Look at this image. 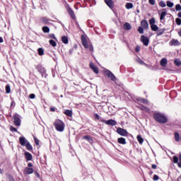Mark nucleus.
Masks as SVG:
<instances>
[{"label":"nucleus","mask_w":181,"mask_h":181,"mask_svg":"<svg viewBox=\"0 0 181 181\" xmlns=\"http://www.w3.org/2000/svg\"><path fill=\"white\" fill-rule=\"evenodd\" d=\"M54 126L55 129H57L59 132H63V131H64V127H66L64 122L60 119L55 120L54 122Z\"/></svg>","instance_id":"1"},{"label":"nucleus","mask_w":181,"mask_h":181,"mask_svg":"<svg viewBox=\"0 0 181 181\" xmlns=\"http://www.w3.org/2000/svg\"><path fill=\"white\" fill-rule=\"evenodd\" d=\"M154 119L157 122H160V124H166L168 122V118L165 117L163 114L156 113L153 115Z\"/></svg>","instance_id":"2"},{"label":"nucleus","mask_w":181,"mask_h":181,"mask_svg":"<svg viewBox=\"0 0 181 181\" xmlns=\"http://www.w3.org/2000/svg\"><path fill=\"white\" fill-rule=\"evenodd\" d=\"M101 122L106 124L107 125H112V127H115L117 125V122L114 119L105 120L104 119H100Z\"/></svg>","instance_id":"3"},{"label":"nucleus","mask_w":181,"mask_h":181,"mask_svg":"<svg viewBox=\"0 0 181 181\" xmlns=\"http://www.w3.org/2000/svg\"><path fill=\"white\" fill-rule=\"evenodd\" d=\"M105 74H106L108 78H110L112 81H115L117 78L115 77V75H114V74H112V72H111L110 70H106L105 71Z\"/></svg>","instance_id":"4"},{"label":"nucleus","mask_w":181,"mask_h":181,"mask_svg":"<svg viewBox=\"0 0 181 181\" xmlns=\"http://www.w3.org/2000/svg\"><path fill=\"white\" fill-rule=\"evenodd\" d=\"M14 124L16 127H21V117H19V115L15 114L13 116Z\"/></svg>","instance_id":"5"},{"label":"nucleus","mask_w":181,"mask_h":181,"mask_svg":"<svg viewBox=\"0 0 181 181\" xmlns=\"http://www.w3.org/2000/svg\"><path fill=\"white\" fill-rule=\"evenodd\" d=\"M141 42H143L144 46H148L149 45V38L145 35L141 36Z\"/></svg>","instance_id":"6"},{"label":"nucleus","mask_w":181,"mask_h":181,"mask_svg":"<svg viewBox=\"0 0 181 181\" xmlns=\"http://www.w3.org/2000/svg\"><path fill=\"white\" fill-rule=\"evenodd\" d=\"M117 132L122 136H127V135H128V132H127L125 129L122 128H118L117 129Z\"/></svg>","instance_id":"7"},{"label":"nucleus","mask_w":181,"mask_h":181,"mask_svg":"<svg viewBox=\"0 0 181 181\" xmlns=\"http://www.w3.org/2000/svg\"><path fill=\"white\" fill-rule=\"evenodd\" d=\"M81 42H82L83 46H84L85 49H88V47L90 45H88V42H87V40L86 39V37H84V36L81 37Z\"/></svg>","instance_id":"8"},{"label":"nucleus","mask_w":181,"mask_h":181,"mask_svg":"<svg viewBox=\"0 0 181 181\" xmlns=\"http://www.w3.org/2000/svg\"><path fill=\"white\" fill-rule=\"evenodd\" d=\"M81 42H82L83 46H84L85 49H88V47L90 45H88V42H87V40L86 39V37H84V36L81 37Z\"/></svg>","instance_id":"9"},{"label":"nucleus","mask_w":181,"mask_h":181,"mask_svg":"<svg viewBox=\"0 0 181 181\" xmlns=\"http://www.w3.org/2000/svg\"><path fill=\"white\" fill-rule=\"evenodd\" d=\"M19 141L21 146H25L29 142L28 141V140H26V138H25L24 136L20 137Z\"/></svg>","instance_id":"10"},{"label":"nucleus","mask_w":181,"mask_h":181,"mask_svg":"<svg viewBox=\"0 0 181 181\" xmlns=\"http://www.w3.org/2000/svg\"><path fill=\"white\" fill-rule=\"evenodd\" d=\"M141 28H143V29L146 30L149 27V24L148 23V21H146V20H143L141 22Z\"/></svg>","instance_id":"11"},{"label":"nucleus","mask_w":181,"mask_h":181,"mask_svg":"<svg viewBox=\"0 0 181 181\" xmlns=\"http://www.w3.org/2000/svg\"><path fill=\"white\" fill-rule=\"evenodd\" d=\"M180 42L177 40L173 39L170 42V46H180Z\"/></svg>","instance_id":"12"},{"label":"nucleus","mask_w":181,"mask_h":181,"mask_svg":"<svg viewBox=\"0 0 181 181\" xmlns=\"http://www.w3.org/2000/svg\"><path fill=\"white\" fill-rule=\"evenodd\" d=\"M33 173V168L26 167L24 169V174L25 175H32Z\"/></svg>","instance_id":"13"},{"label":"nucleus","mask_w":181,"mask_h":181,"mask_svg":"<svg viewBox=\"0 0 181 181\" xmlns=\"http://www.w3.org/2000/svg\"><path fill=\"white\" fill-rule=\"evenodd\" d=\"M90 69H92L94 73H95L96 74H98L99 73L98 68L96 66H95L93 63L90 64Z\"/></svg>","instance_id":"14"},{"label":"nucleus","mask_w":181,"mask_h":181,"mask_svg":"<svg viewBox=\"0 0 181 181\" xmlns=\"http://www.w3.org/2000/svg\"><path fill=\"white\" fill-rule=\"evenodd\" d=\"M123 29H124V30H131V29H132V26L129 23H125L123 25Z\"/></svg>","instance_id":"15"},{"label":"nucleus","mask_w":181,"mask_h":181,"mask_svg":"<svg viewBox=\"0 0 181 181\" xmlns=\"http://www.w3.org/2000/svg\"><path fill=\"white\" fill-rule=\"evenodd\" d=\"M160 64L162 67H166V64H168V59L166 58H163L160 60Z\"/></svg>","instance_id":"16"},{"label":"nucleus","mask_w":181,"mask_h":181,"mask_svg":"<svg viewBox=\"0 0 181 181\" xmlns=\"http://www.w3.org/2000/svg\"><path fill=\"white\" fill-rule=\"evenodd\" d=\"M166 9L163 8V11L161 12L160 15V19L161 21H163L165 19V17L166 16Z\"/></svg>","instance_id":"17"},{"label":"nucleus","mask_w":181,"mask_h":181,"mask_svg":"<svg viewBox=\"0 0 181 181\" xmlns=\"http://www.w3.org/2000/svg\"><path fill=\"white\" fill-rule=\"evenodd\" d=\"M105 4L109 6V8H113L114 1L112 0H105Z\"/></svg>","instance_id":"18"},{"label":"nucleus","mask_w":181,"mask_h":181,"mask_svg":"<svg viewBox=\"0 0 181 181\" xmlns=\"http://www.w3.org/2000/svg\"><path fill=\"white\" fill-rule=\"evenodd\" d=\"M25 156L27 160H32V159L33 158V156L29 152H25Z\"/></svg>","instance_id":"19"},{"label":"nucleus","mask_w":181,"mask_h":181,"mask_svg":"<svg viewBox=\"0 0 181 181\" xmlns=\"http://www.w3.org/2000/svg\"><path fill=\"white\" fill-rule=\"evenodd\" d=\"M68 12L73 19H76V15L74 14V11H73V10L71 8H68Z\"/></svg>","instance_id":"20"},{"label":"nucleus","mask_w":181,"mask_h":181,"mask_svg":"<svg viewBox=\"0 0 181 181\" xmlns=\"http://www.w3.org/2000/svg\"><path fill=\"white\" fill-rule=\"evenodd\" d=\"M83 139H86V141H88V142H90V144H93V138H91L90 136H84L83 137Z\"/></svg>","instance_id":"21"},{"label":"nucleus","mask_w":181,"mask_h":181,"mask_svg":"<svg viewBox=\"0 0 181 181\" xmlns=\"http://www.w3.org/2000/svg\"><path fill=\"white\" fill-rule=\"evenodd\" d=\"M119 144H122V145H125L127 141L124 137H120L117 139Z\"/></svg>","instance_id":"22"},{"label":"nucleus","mask_w":181,"mask_h":181,"mask_svg":"<svg viewBox=\"0 0 181 181\" xmlns=\"http://www.w3.org/2000/svg\"><path fill=\"white\" fill-rule=\"evenodd\" d=\"M64 113L65 114V115H67V117L73 116V111L70 110H66Z\"/></svg>","instance_id":"23"},{"label":"nucleus","mask_w":181,"mask_h":181,"mask_svg":"<svg viewBox=\"0 0 181 181\" xmlns=\"http://www.w3.org/2000/svg\"><path fill=\"white\" fill-rule=\"evenodd\" d=\"M165 28L160 29L157 31V36H162L165 33Z\"/></svg>","instance_id":"24"},{"label":"nucleus","mask_w":181,"mask_h":181,"mask_svg":"<svg viewBox=\"0 0 181 181\" xmlns=\"http://www.w3.org/2000/svg\"><path fill=\"white\" fill-rule=\"evenodd\" d=\"M62 43H64V45H67L69 43V38H67L66 36L62 37Z\"/></svg>","instance_id":"25"},{"label":"nucleus","mask_w":181,"mask_h":181,"mask_svg":"<svg viewBox=\"0 0 181 181\" xmlns=\"http://www.w3.org/2000/svg\"><path fill=\"white\" fill-rule=\"evenodd\" d=\"M175 139L176 142H179L180 141V135H179L178 132L175 133Z\"/></svg>","instance_id":"26"},{"label":"nucleus","mask_w":181,"mask_h":181,"mask_svg":"<svg viewBox=\"0 0 181 181\" xmlns=\"http://www.w3.org/2000/svg\"><path fill=\"white\" fill-rule=\"evenodd\" d=\"M39 56H43L45 54V50L43 48H38L37 49Z\"/></svg>","instance_id":"27"},{"label":"nucleus","mask_w":181,"mask_h":181,"mask_svg":"<svg viewBox=\"0 0 181 181\" xmlns=\"http://www.w3.org/2000/svg\"><path fill=\"white\" fill-rule=\"evenodd\" d=\"M138 101L139 103H142L143 104H148V100L142 98H139Z\"/></svg>","instance_id":"28"},{"label":"nucleus","mask_w":181,"mask_h":181,"mask_svg":"<svg viewBox=\"0 0 181 181\" xmlns=\"http://www.w3.org/2000/svg\"><path fill=\"white\" fill-rule=\"evenodd\" d=\"M140 110H141V111H145L146 112H149V111H151V110H149V108L145 107V106H141L139 107Z\"/></svg>","instance_id":"29"},{"label":"nucleus","mask_w":181,"mask_h":181,"mask_svg":"<svg viewBox=\"0 0 181 181\" xmlns=\"http://www.w3.org/2000/svg\"><path fill=\"white\" fill-rule=\"evenodd\" d=\"M42 31L44 33H49L50 32V28L47 26L42 27Z\"/></svg>","instance_id":"30"},{"label":"nucleus","mask_w":181,"mask_h":181,"mask_svg":"<svg viewBox=\"0 0 181 181\" xmlns=\"http://www.w3.org/2000/svg\"><path fill=\"white\" fill-rule=\"evenodd\" d=\"M49 18H47L46 17H44V18H41V22L42 23H45V25L49 23Z\"/></svg>","instance_id":"31"},{"label":"nucleus","mask_w":181,"mask_h":181,"mask_svg":"<svg viewBox=\"0 0 181 181\" xmlns=\"http://www.w3.org/2000/svg\"><path fill=\"white\" fill-rule=\"evenodd\" d=\"M125 6L127 9H132V8H134V4L132 3H127Z\"/></svg>","instance_id":"32"},{"label":"nucleus","mask_w":181,"mask_h":181,"mask_svg":"<svg viewBox=\"0 0 181 181\" xmlns=\"http://www.w3.org/2000/svg\"><path fill=\"white\" fill-rule=\"evenodd\" d=\"M173 160L174 163H177V166H179V158H177V156H174L173 157Z\"/></svg>","instance_id":"33"},{"label":"nucleus","mask_w":181,"mask_h":181,"mask_svg":"<svg viewBox=\"0 0 181 181\" xmlns=\"http://www.w3.org/2000/svg\"><path fill=\"white\" fill-rule=\"evenodd\" d=\"M151 28L152 30H153V32H156V30H158L159 29L158 25H156L155 24H153L152 25H151Z\"/></svg>","instance_id":"34"},{"label":"nucleus","mask_w":181,"mask_h":181,"mask_svg":"<svg viewBox=\"0 0 181 181\" xmlns=\"http://www.w3.org/2000/svg\"><path fill=\"white\" fill-rule=\"evenodd\" d=\"M6 94H9V93H11V85L10 84H7L6 86Z\"/></svg>","instance_id":"35"},{"label":"nucleus","mask_w":181,"mask_h":181,"mask_svg":"<svg viewBox=\"0 0 181 181\" xmlns=\"http://www.w3.org/2000/svg\"><path fill=\"white\" fill-rule=\"evenodd\" d=\"M25 146L28 149V151H32V149H33V147H32V145H30L29 141L25 145Z\"/></svg>","instance_id":"36"},{"label":"nucleus","mask_w":181,"mask_h":181,"mask_svg":"<svg viewBox=\"0 0 181 181\" xmlns=\"http://www.w3.org/2000/svg\"><path fill=\"white\" fill-rule=\"evenodd\" d=\"M49 45H51L52 47H56V46H57V43H56L55 41L53 40H49Z\"/></svg>","instance_id":"37"},{"label":"nucleus","mask_w":181,"mask_h":181,"mask_svg":"<svg viewBox=\"0 0 181 181\" xmlns=\"http://www.w3.org/2000/svg\"><path fill=\"white\" fill-rule=\"evenodd\" d=\"M137 140L139 141V144H144V139L142 138V136L138 135Z\"/></svg>","instance_id":"38"},{"label":"nucleus","mask_w":181,"mask_h":181,"mask_svg":"<svg viewBox=\"0 0 181 181\" xmlns=\"http://www.w3.org/2000/svg\"><path fill=\"white\" fill-rule=\"evenodd\" d=\"M174 5L173 2L167 1V6H168V8H173Z\"/></svg>","instance_id":"39"},{"label":"nucleus","mask_w":181,"mask_h":181,"mask_svg":"<svg viewBox=\"0 0 181 181\" xmlns=\"http://www.w3.org/2000/svg\"><path fill=\"white\" fill-rule=\"evenodd\" d=\"M159 6H160L161 8H166V3H165V1H160L159 2Z\"/></svg>","instance_id":"40"},{"label":"nucleus","mask_w":181,"mask_h":181,"mask_svg":"<svg viewBox=\"0 0 181 181\" xmlns=\"http://www.w3.org/2000/svg\"><path fill=\"white\" fill-rule=\"evenodd\" d=\"M174 63L175 66H181V61L180 59H176Z\"/></svg>","instance_id":"41"},{"label":"nucleus","mask_w":181,"mask_h":181,"mask_svg":"<svg viewBox=\"0 0 181 181\" xmlns=\"http://www.w3.org/2000/svg\"><path fill=\"white\" fill-rule=\"evenodd\" d=\"M144 28L142 27H139L138 28V32L141 34V35H144Z\"/></svg>","instance_id":"42"},{"label":"nucleus","mask_w":181,"mask_h":181,"mask_svg":"<svg viewBox=\"0 0 181 181\" xmlns=\"http://www.w3.org/2000/svg\"><path fill=\"white\" fill-rule=\"evenodd\" d=\"M155 23L156 21L153 18L149 20V24L151 25V26H152V25H155Z\"/></svg>","instance_id":"43"},{"label":"nucleus","mask_w":181,"mask_h":181,"mask_svg":"<svg viewBox=\"0 0 181 181\" xmlns=\"http://www.w3.org/2000/svg\"><path fill=\"white\" fill-rule=\"evenodd\" d=\"M10 130L11 131V132H18V129L13 127V126H11Z\"/></svg>","instance_id":"44"},{"label":"nucleus","mask_w":181,"mask_h":181,"mask_svg":"<svg viewBox=\"0 0 181 181\" xmlns=\"http://www.w3.org/2000/svg\"><path fill=\"white\" fill-rule=\"evenodd\" d=\"M175 22H176L177 25L180 26V25H181V19L180 18H176Z\"/></svg>","instance_id":"45"},{"label":"nucleus","mask_w":181,"mask_h":181,"mask_svg":"<svg viewBox=\"0 0 181 181\" xmlns=\"http://www.w3.org/2000/svg\"><path fill=\"white\" fill-rule=\"evenodd\" d=\"M34 141H35V144L38 146V145H40L39 139H37V138L36 137H34Z\"/></svg>","instance_id":"46"},{"label":"nucleus","mask_w":181,"mask_h":181,"mask_svg":"<svg viewBox=\"0 0 181 181\" xmlns=\"http://www.w3.org/2000/svg\"><path fill=\"white\" fill-rule=\"evenodd\" d=\"M175 10L176 11H181V5L180 4H177L175 6Z\"/></svg>","instance_id":"47"},{"label":"nucleus","mask_w":181,"mask_h":181,"mask_svg":"<svg viewBox=\"0 0 181 181\" xmlns=\"http://www.w3.org/2000/svg\"><path fill=\"white\" fill-rule=\"evenodd\" d=\"M148 3L150 4V5L153 6L156 3V1L155 0H148Z\"/></svg>","instance_id":"48"},{"label":"nucleus","mask_w":181,"mask_h":181,"mask_svg":"<svg viewBox=\"0 0 181 181\" xmlns=\"http://www.w3.org/2000/svg\"><path fill=\"white\" fill-rule=\"evenodd\" d=\"M90 52H94V47H93V45H90L88 48Z\"/></svg>","instance_id":"49"},{"label":"nucleus","mask_w":181,"mask_h":181,"mask_svg":"<svg viewBox=\"0 0 181 181\" xmlns=\"http://www.w3.org/2000/svg\"><path fill=\"white\" fill-rule=\"evenodd\" d=\"M153 180L156 181V180H159V176H158L157 175H155L153 176Z\"/></svg>","instance_id":"50"},{"label":"nucleus","mask_w":181,"mask_h":181,"mask_svg":"<svg viewBox=\"0 0 181 181\" xmlns=\"http://www.w3.org/2000/svg\"><path fill=\"white\" fill-rule=\"evenodd\" d=\"M49 37H51V39L56 40V36L54 35V34H49Z\"/></svg>","instance_id":"51"},{"label":"nucleus","mask_w":181,"mask_h":181,"mask_svg":"<svg viewBox=\"0 0 181 181\" xmlns=\"http://www.w3.org/2000/svg\"><path fill=\"white\" fill-rule=\"evenodd\" d=\"M38 71H40V73H45V68H38Z\"/></svg>","instance_id":"52"},{"label":"nucleus","mask_w":181,"mask_h":181,"mask_svg":"<svg viewBox=\"0 0 181 181\" xmlns=\"http://www.w3.org/2000/svg\"><path fill=\"white\" fill-rule=\"evenodd\" d=\"M29 97H30V98H31L32 100H33L36 96L35 95V94L31 93V94H30Z\"/></svg>","instance_id":"53"},{"label":"nucleus","mask_w":181,"mask_h":181,"mask_svg":"<svg viewBox=\"0 0 181 181\" xmlns=\"http://www.w3.org/2000/svg\"><path fill=\"white\" fill-rule=\"evenodd\" d=\"M95 119H102L100 117V115H98V114H95Z\"/></svg>","instance_id":"54"},{"label":"nucleus","mask_w":181,"mask_h":181,"mask_svg":"<svg viewBox=\"0 0 181 181\" xmlns=\"http://www.w3.org/2000/svg\"><path fill=\"white\" fill-rule=\"evenodd\" d=\"M178 168H181V154L180 155V162L178 163Z\"/></svg>","instance_id":"55"},{"label":"nucleus","mask_w":181,"mask_h":181,"mask_svg":"<svg viewBox=\"0 0 181 181\" xmlns=\"http://www.w3.org/2000/svg\"><path fill=\"white\" fill-rule=\"evenodd\" d=\"M135 50L138 52L139 50H141V47L139 46H136Z\"/></svg>","instance_id":"56"},{"label":"nucleus","mask_w":181,"mask_h":181,"mask_svg":"<svg viewBox=\"0 0 181 181\" xmlns=\"http://www.w3.org/2000/svg\"><path fill=\"white\" fill-rule=\"evenodd\" d=\"M50 111H52V112H54V111H56V109L54 107H50Z\"/></svg>","instance_id":"57"},{"label":"nucleus","mask_w":181,"mask_h":181,"mask_svg":"<svg viewBox=\"0 0 181 181\" xmlns=\"http://www.w3.org/2000/svg\"><path fill=\"white\" fill-rule=\"evenodd\" d=\"M28 168H32L33 166V164H32V163H29L28 164Z\"/></svg>","instance_id":"58"},{"label":"nucleus","mask_w":181,"mask_h":181,"mask_svg":"<svg viewBox=\"0 0 181 181\" xmlns=\"http://www.w3.org/2000/svg\"><path fill=\"white\" fill-rule=\"evenodd\" d=\"M151 168H152V169H156V165L153 164V165H151Z\"/></svg>","instance_id":"59"},{"label":"nucleus","mask_w":181,"mask_h":181,"mask_svg":"<svg viewBox=\"0 0 181 181\" xmlns=\"http://www.w3.org/2000/svg\"><path fill=\"white\" fill-rule=\"evenodd\" d=\"M3 42H4V38L0 37V43H3Z\"/></svg>","instance_id":"60"},{"label":"nucleus","mask_w":181,"mask_h":181,"mask_svg":"<svg viewBox=\"0 0 181 181\" xmlns=\"http://www.w3.org/2000/svg\"><path fill=\"white\" fill-rule=\"evenodd\" d=\"M35 176H37V177H39V173H37V172H35Z\"/></svg>","instance_id":"61"},{"label":"nucleus","mask_w":181,"mask_h":181,"mask_svg":"<svg viewBox=\"0 0 181 181\" xmlns=\"http://www.w3.org/2000/svg\"><path fill=\"white\" fill-rule=\"evenodd\" d=\"M139 62L140 63V64H144V61L142 60H139Z\"/></svg>","instance_id":"62"},{"label":"nucleus","mask_w":181,"mask_h":181,"mask_svg":"<svg viewBox=\"0 0 181 181\" xmlns=\"http://www.w3.org/2000/svg\"><path fill=\"white\" fill-rule=\"evenodd\" d=\"M10 181H13V178L12 177H10Z\"/></svg>","instance_id":"63"},{"label":"nucleus","mask_w":181,"mask_h":181,"mask_svg":"<svg viewBox=\"0 0 181 181\" xmlns=\"http://www.w3.org/2000/svg\"><path fill=\"white\" fill-rule=\"evenodd\" d=\"M13 104H15V102L11 103V105L12 106Z\"/></svg>","instance_id":"64"}]
</instances>
